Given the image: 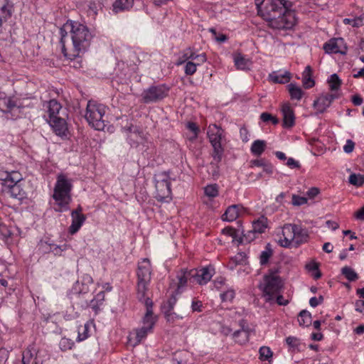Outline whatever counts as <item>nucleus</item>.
Masks as SVG:
<instances>
[{"label": "nucleus", "mask_w": 364, "mask_h": 364, "mask_svg": "<svg viewBox=\"0 0 364 364\" xmlns=\"http://www.w3.org/2000/svg\"><path fill=\"white\" fill-rule=\"evenodd\" d=\"M105 111V105L89 101L86 108L85 119L89 124L96 130H103L105 127L103 119Z\"/></svg>", "instance_id": "0eeeda50"}, {"label": "nucleus", "mask_w": 364, "mask_h": 364, "mask_svg": "<svg viewBox=\"0 0 364 364\" xmlns=\"http://www.w3.org/2000/svg\"><path fill=\"white\" fill-rule=\"evenodd\" d=\"M307 203V198L305 197L299 196L297 195L292 196V204L296 206H299Z\"/></svg>", "instance_id": "864d4df0"}, {"label": "nucleus", "mask_w": 364, "mask_h": 364, "mask_svg": "<svg viewBox=\"0 0 364 364\" xmlns=\"http://www.w3.org/2000/svg\"><path fill=\"white\" fill-rule=\"evenodd\" d=\"M311 68L307 65L302 73V82L306 89L311 88L314 86V80L311 77Z\"/></svg>", "instance_id": "bb28decb"}, {"label": "nucleus", "mask_w": 364, "mask_h": 364, "mask_svg": "<svg viewBox=\"0 0 364 364\" xmlns=\"http://www.w3.org/2000/svg\"><path fill=\"white\" fill-rule=\"evenodd\" d=\"M287 165L291 168H299L300 164L293 158H289L287 159Z\"/></svg>", "instance_id": "e2e57ef3"}, {"label": "nucleus", "mask_w": 364, "mask_h": 364, "mask_svg": "<svg viewBox=\"0 0 364 364\" xmlns=\"http://www.w3.org/2000/svg\"><path fill=\"white\" fill-rule=\"evenodd\" d=\"M266 141L264 140H255L251 146V152L255 156H260L265 150Z\"/></svg>", "instance_id": "7c9ffc66"}, {"label": "nucleus", "mask_w": 364, "mask_h": 364, "mask_svg": "<svg viewBox=\"0 0 364 364\" xmlns=\"http://www.w3.org/2000/svg\"><path fill=\"white\" fill-rule=\"evenodd\" d=\"M348 182L354 186L360 187L364 184V176L353 173L348 178Z\"/></svg>", "instance_id": "c9c22d12"}, {"label": "nucleus", "mask_w": 364, "mask_h": 364, "mask_svg": "<svg viewBox=\"0 0 364 364\" xmlns=\"http://www.w3.org/2000/svg\"><path fill=\"white\" fill-rule=\"evenodd\" d=\"M267 225L264 222V220H258L253 223L252 224V229L250 232H252L253 234L255 233H262L264 232V230L266 229Z\"/></svg>", "instance_id": "4c0bfd02"}, {"label": "nucleus", "mask_w": 364, "mask_h": 364, "mask_svg": "<svg viewBox=\"0 0 364 364\" xmlns=\"http://www.w3.org/2000/svg\"><path fill=\"white\" fill-rule=\"evenodd\" d=\"M295 242H294L293 247H296L307 241L309 234L306 228L297 225L295 226Z\"/></svg>", "instance_id": "412c9836"}, {"label": "nucleus", "mask_w": 364, "mask_h": 364, "mask_svg": "<svg viewBox=\"0 0 364 364\" xmlns=\"http://www.w3.org/2000/svg\"><path fill=\"white\" fill-rule=\"evenodd\" d=\"M260 119L264 122H271L273 124H277L279 123V119L268 112L262 113Z\"/></svg>", "instance_id": "c03bdc74"}, {"label": "nucleus", "mask_w": 364, "mask_h": 364, "mask_svg": "<svg viewBox=\"0 0 364 364\" xmlns=\"http://www.w3.org/2000/svg\"><path fill=\"white\" fill-rule=\"evenodd\" d=\"M258 14L274 29H290L296 23L291 3L286 0H255Z\"/></svg>", "instance_id": "f03ea898"}, {"label": "nucleus", "mask_w": 364, "mask_h": 364, "mask_svg": "<svg viewBox=\"0 0 364 364\" xmlns=\"http://www.w3.org/2000/svg\"><path fill=\"white\" fill-rule=\"evenodd\" d=\"M272 357V352L269 347L262 346L259 349V358L262 360H268Z\"/></svg>", "instance_id": "a19ab883"}, {"label": "nucleus", "mask_w": 364, "mask_h": 364, "mask_svg": "<svg viewBox=\"0 0 364 364\" xmlns=\"http://www.w3.org/2000/svg\"><path fill=\"white\" fill-rule=\"evenodd\" d=\"M234 62L236 68L239 70L249 69L251 65V61L240 53L235 55Z\"/></svg>", "instance_id": "cd10ccee"}, {"label": "nucleus", "mask_w": 364, "mask_h": 364, "mask_svg": "<svg viewBox=\"0 0 364 364\" xmlns=\"http://www.w3.org/2000/svg\"><path fill=\"white\" fill-rule=\"evenodd\" d=\"M15 107L16 104L11 97L0 98V110L3 112H11Z\"/></svg>", "instance_id": "c756f323"}, {"label": "nucleus", "mask_w": 364, "mask_h": 364, "mask_svg": "<svg viewBox=\"0 0 364 364\" xmlns=\"http://www.w3.org/2000/svg\"><path fill=\"white\" fill-rule=\"evenodd\" d=\"M82 208L78 206L76 210L71 213L72 224L69 228V232L71 235L75 234L86 220V217L82 213Z\"/></svg>", "instance_id": "4468645a"}, {"label": "nucleus", "mask_w": 364, "mask_h": 364, "mask_svg": "<svg viewBox=\"0 0 364 364\" xmlns=\"http://www.w3.org/2000/svg\"><path fill=\"white\" fill-rule=\"evenodd\" d=\"M355 311L364 314V301L359 299L355 302Z\"/></svg>", "instance_id": "680f3d73"}, {"label": "nucleus", "mask_w": 364, "mask_h": 364, "mask_svg": "<svg viewBox=\"0 0 364 364\" xmlns=\"http://www.w3.org/2000/svg\"><path fill=\"white\" fill-rule=\"evenodd\" d=\"M286 342L287 345L293 349L298 348L299 346L300 345V340L294 336L287 337L286 338Z\"/></svg>", "instance_id": "603ef678"}, {"label": "nucleus", "mask_w": 364, "mask_h": 364, "mask_svg": "<svg viewBox=\"0 0 364 364\" xmlns=\"http://www.w3.org/2000/svg\"><path fill=\"white\" fill-rule=\"evenodd\" d=\"M233 338L235 342L240 344H244L249 339V332L245 329L236 331L233 333Z\"/></svg>", "instance_id": "473e14b6"}, {"label": "nucleus", "mask_w": 364, "mask_h": 364, "mask_svg": "<svg viewBox=\"0 0 364 364\" xmlns=\"http://www.w3.org/2000/svg\"><path fill=\"white\" fill-rule=\"evenodd\" d=\"M324 50L328 53L345 54L346 47L343 38H333L323 45Z\"/></svg>", "instance_id": "dca6fc26"}, {"label": "nucleus", "mask_w": 364, "mask_h": 364, "mask_svg": "<svg viewBox=\"0 0 364 364\" xmlns=\"http://www.w3.org/2000/svg\"><path fill=\"white\" fill-rule=\"evenodd\" d=\"M341 273L350 282H354L358 279V274L350 267H343L341 269Z\"/></svg>", "instance_id": "f704fd0d"}, {"label": "nucleus", "mask_w": 364, "mask_h": 364, "mask_svg": "<svg viewBox=\"0 0 364 364\" xmlns=\"http://www.w3.org/2000/svg\"><path fill=\"white\" fill-rule=\"evenodd\" d=\"M186 127L192 132V136L189 137L190 140L196 139L199 132V129L196 124L194 122H188Z\"/></svg>", "instance_id": "09e8293b"}, {"label": "nucleus", "mask_w": 364, "mask_h": 364, "mask_svg": "<svg viewBox=\"0 0 364 364\" xmlns=\"http://www.w3.org/2000/svg\"><path fill=\"white\" fill-rule=\"evenodd\" d=\"M240 209L241 207L239 205H232L229 206L222 215V219L228 222L236 220L240 215Z\"/></svg>", "instance_id": "4be33fe9"}, {"label": "nucleus", "mask_w": 364, "mask_h": 364, "mask_svg": "<svg viewBox=\"0 0 364 364\" xmlns=\"http://www.w3.org/2000/svg\"><path fill=\"white\" fill-rule=\"evenodd\" d=\"M74 343L70 339L66 338H63L59 343L60 348L62 350L71 349Z\"/></svg>", "instance_id": "8fccbe9b"}, {"label": "nucleus", "mask_w": 364, "mask_h": 364, "mask_svg": "<svg viewBox=\"0 0 364 364\" xmlns=\"http://www.w3.org/2000/svg\"><path fill=\"white\" fill-rule=\"evenodd\" d=\"M274 298H276L277 303L279 305L286 306L289 303L288 300L284 299L283 296L280 295L279 294L274 295Z\"/></svg>", "instance_id": "69168bd1"}, {"label": "nucleus", "mask_w": 364, "mask_h": 364, "mask_svg": "<svg viewBox=\"0 0 364 364\" xmlns=\"http://www.w3.org/2000/svg\"><path fill=\"white\" fill-rule=\"evenodd\" d=\"M208 137L213 148V158L214 161L218 164L222 160L224 149L222 146L223 139V130L216 124H210L208 127Z\"/></svg>", "instance_id": "6e6552de"}, {"label": "nucleus", "mask_w": 364, "mask_h": 364, "mask_svg": "<svg viewBox=\"0 0 364 364\" xmlns=\"http://www.w3.org/2000/svg\"><path fill=\"white\" fill-rule=\"evenodd\" d=\"M88 337V326L87 324L78 327L77 341H82Z\"/></svg>", "instance_id": "79ce46f5"}, {"label": "nucleus", "mask_w": 364, "mask_h": 364, "mask_svg": "<svg viewBox=\"0 0 364 364\" xmlns=\"http://www.w3.org/2000/svg\"><path fill=\"white\" fill-rule=\"evenodd\" d=\"M295 224H285L282 229L279 244L283 247H292L295 242Z\"/></svg>", "instance_id": "f8f14e48"}, {"label": "nucleus", "mask_w": 364, "mask_h": 364, "mask_svg": "<svg viewBox=\"0 0 364 364\" xmlns=\"http://www.w3.org/2000/svg\"><path fill=\"white\" fill-rule=\"evenodd\" d=\"M195 60L196 62L194 63H196L197 65H199L207 60L206 55L205 53L199 54L197 56H196Z\"/></svg>", "instance_id": "0e129e2a"}, {"label": "nucleus", "mask_w": 364, "mask_h": 364, "mask_svg": "<svg viewBox=\"0 0 364 364\" xmlns=\"http://www.w3.org/2000/svg\"><path fill=\"white\" fill-rule=\"evenodd\" d=\"M137 298L140 301L146 303V291L151 280V264L148 259H144L138 266L137 271Z\"/></svg>", "instance_id": "39448f33"}, {"label": "nucleus", "mask_w": 364, "mask_h": 364, "mask_svg": "<svg viewBox=\"0 0 364 364\" xmlns=\"http://www.w3.org/2000/svg\"><path fill=\"white\" fill-rule=\"evenodd\" d=\"M328 82L331 90H338L341 85V80L337 74L331 75L330 79L328 80Z\"/></svg>", "instance_id": "58836bf2"}, {"label": "nucleus", "mask_w": 364, "mask_h": 364, "mask_svg": "<svg viewBox=\"0 0 364 364\" xmlns=\"http://www.w3.org/2000/svg\"><path fill=\"white\" fill-rule=\"evenodd\" d=\"M18 183L19 182H13L8 183L7 187L9 189L11 196L21 200L26 197V192L21 187Z\"/></svg>", "instance_id": "5701e85b"}, {"label": "nucleus", "mask_w": 364, "mask_h": 364, "mask_svg": "<svg viewBox=\"0 0 364 364\" xmlns=\"http://www.w3.org/2000/svg\"><path fill=\"white\" fill-rule=\"evenodd\" d=\"M134 0H115L113 4V11L118 13L122 11L129 10L133 6Z\"/></svg>", "instance_id": "a878e982"}, {"label": "nucleus", "mask_w": 364, "mask_h": 364, "mask_svg": "<svg viewBox=\"0 0 364 364\" xmlns=\"http://www.w3.org/2000/svg\"><path fill=\"white\" fill-rule=\"evenodd\" d=\"M7 19H4L0 23V41H9L11 38V26L7 23Z\"/></svg>", "instance_id": "c85d7f7f"}, {"label": "nucleus", "mask_w": 364, "mask_h": 364, "mask_svg": "<svg viewBox=\"0 0 364 364\" xmlns=\"http://www.w3.org/2000/svg\"><path fill=\"white\" fill-rule=\"evenodd\" d=\"M282 112L283 114V126L286 128L293 127L294 125L295 117L290 106L288 105H283Z\"/></svg>", "instance_id": "6ab92c4d"}, {"label": "nucleus", "mask_w": 364, "mask_h": 364, "mask_svg": "<svg viewBox=\"0 0 364 364\" xmlns=\"http://www.w3.org/2000/svg\"><path fill=\"white\" fill-rule=\"evenodd\" d=\"M311 314L306 310L300 311L298 322L301 326H309L311 323Z\"/></svg>", "instance_id": "2f4dec72"}, {"label": "nucleus", "mask_w": 364, "mask_h": 364, "mask_svg": "<svg viewBox=\"0 0 364 364\" xmlns=\"http://www.w3.org/2000/svg\"><path fill=\"white\" fill-rule=\"evenodd\" d=\"M220 297L223 301H230L235 297V291L232 289L226 291L225 292L220 294Z\"/></svg>", "instance_id": "5fc2aeb1"}, {"label": "nucleus", "mask_w": 364, "mask_h": 364, "mask_svg": "<svg viewBox=\"0 0 364 364\" xmlns=\"http://www.w3.org/2000/svg\"><path fill=\"white\" fill-rule=\"evenodd\" d=\"M343 23L358 28L364 25V16L355 18H344Z\"/></svg>", "instance_id": "ea45409f"}, {"label": "nucleus", "mask_w": 364, "mask_h": 364, "mask_svg": "<svg viewBox=\"0 0 364 364\" xmlns=\"http://www.w3.org/2000/svg\"><path fill=\"white\" fill-rule=\"evenodd\" d=\"M232 262L237 264H244L246 262V255L244 252L238 253L233 259Z\"/></svg>", "instance_id": "6e6d98bb"}, {"label": "nucleus", "mask_w": 364, "mask_h": 364, "mask_svg": "<svg viewBox=\"0 0 364 364\" xmlns=\"http://www.w3.org/2000/svg\"><path fill=\"white\" fill-rule=\"evenodd\" d=\"M72 182L65 175L60 174L54 188L53 198L55 200L58 208L55 210L58 212L65 211L69 209V204L71 202Z\"/></svg>", "instance_id": "20e7f679"}, {"label": "nucleus", "mask_w": 364, "mask_h": 364, "mask_svg": "<svg viewBox=\"0 0 364 364\" xmlns=\"http://www.w3.org/2000/svg\"><path fill=\"white\" fill-rule=\"evenodd\" d=\"M355 217L358 220L364 221V205L355 213Z\"/></svg>", "instance_id": "774afa93"}, {"label": "nucleus", "mask_w": 364, "mask_h": 364, "mask_svg": "<svg viewBox=\"0 0 364 364\" xmlns=\"http://www.w3.org/2000/svg\"><path fill=\"white\" fill-rule=\"evenodd\" d=\"M178 282L171 283V288H176L172 292L171 297L167 302L162 305V311L167 321L173 323L178 319H183L190 314L188 304L185 307L177 309V311H173V307L176 303V296L180 294L185 288L188 280L193 279L191 276L190 270L182 269L177 275Z\"/></svg>", "instance_id": "7ed1b4c3"}, {"label": "nucleus", "mask_w": 364, "mask_h": 364, "mask_svg": "<svg viewBox=\"0 0 364 364\" xmlns=\"http://www.w3.org/2000/svg\"><path fill=\"white\" fill-rule=\"evenodd\" d=\"M67 245H63V247L55 245H49L46 247V251L52 252L55 255H60L61 252L66 249Z\"/></svg>", "instance_id": "49530a36"}, {"label": "nucleus", "mask_w": 364, "mask_h": 364, "mask_svg": "<svg viewBox=\"0 0 364 364\" xmlns=\"http://www.w3.org/2000/svg\"><path fill=\"white\" fill-rule=\"evenodd\" d=\"M156 196L159 201L168 202L171 200V181L166 172H161L155 177Z\"/></svg>", "instance_id": "1a4fd4ad"}, {"label": "nucleus", "mask_w": 364, "mask_h": 364, "mask_svg": "<svg viewBox=\"0 0 364 364\" xmlns=\"http://www.w3.org/2000/svg\"><path fill=\"white\" fill-rule=\"evenodd\" d=\"M267 161L264 159H255L252 160L250 161V166H257V167H262L266 164Z\"/></svg>", "instance_id": "052dcab7"}, {"label": "nucleus", "mask_w": 364, "mask_h": 364, "mask_svg": "<svg viewBox=\"0 0 364 364\" xmlns=\"http://www.w3.org/2000/svg\"><path fill=\"white\" fill-rule=\"evenodd\" d=\"M289 92L292 99L299 100L303 95L301 89L294 83H290L288 85Z\"/></svg>", "instance_id": "72a5a7b5"}, {"label": "nucleus", "mask_w": 364, "mask_h": 364, "mask_svg": "<svg viewBox=\"0 0 364 364\" xmlns=\"http://www.w3.org/2000/svg\"><path fill=\"white\" fill-rule=\"evenodd\" d=\"M62 52L65 56L75 58L85 52L92 38L87 26L68 20L60 29Z\"/></svg>", "instance_id": "f257e3e1"}, {"label": "nucleus", "mask_w": 364, "mask_h": 364, "mask_svg": "<svg viewBox=\"0 0 364 364\" xmlns=\"http://www.w3.org/2000/svg\"><path fill=\"white\" fill-rule=\"evenodd\" d=\"M48 123L52 127L53 132L60 136H66L68 132V126L65 120L61 117L48 119Z\"/></svg>", "instance_id": "f3484780"}, {"label": "nucleus", "mask_w": 364, "mask_h": 364, "mask_svg": "<svg viewBox=\"0 0 364 364\" xmlns=\"http://www.w3.org/2000/svg\"><path fill=\"white\" fill-rule=\"evenodd\" d=\"M168 90L165 85H152L143 91L142 100L146 104L157 102L168 95Z\"/></svg>", "instance_id": "9b49d317"}, {"label": "nucleus", "mask_w": 364, "mask_h": 364, "mask_svg": "<svg viewBox=\"0 0 364 364\" xmlns=\"http://www.w3.org/2000/svg\"><path fill=\"white\" fill-rule=\"evenodd\" d=\"M291 74L289 71H285L283 74H279L274 71L269 74L268 79L274 83L284 84L290 81Z\"/></svg>", "instance_id": "aec40b11"}, {"label": "nucleus", "mask_w": 364, "mask_h": 364, "mask_svg": "<svg viewBox=\"0 0 364 364\" xmlns=\"http://www.w3.org/2000/svg\"><path fill=\"white\" fill-rule=\"evenodd\" d=\"M338 97L335 94L326 93L321 95L314 102V107L316 109L318 113H323L330 107L332 102Z\"/></svg>", "instance_id": "2eb2a0df"}, {"label": "nucleus", "mask_w": 364, "mask_h": 364, "mask_svg": "<svg viewBox=\"0 0 364 364\" xmlns=\"http://www.w3.org/2000/svg\"><path fill=\"white\" fill-rule=\"evenodd\" d=\"M282 286L279 277L274 273H271L264 276V283L261 284L259 287L266 297V301H271L274 299V295L279 294Z\"/></svg>", "instance_id": "9d476101"}, {"label": "nucleus", "mask_w": 364, "mask_h": 364, "mask_svg": "<svg viewBox=\"0 0 364 364\" xmlns=\"http://www.w3.org/2000/svg\"><path fill=\"white\" fill-rule=\"evenodd\" d=\"M88 13L90 15L96 16L97 14V5L96 3L90 1L88 4Z\"/></svg>", "instance_id": "13d9d810"}, {"label": "nucleus", "mask_w": 364, "mask_h": 364, "mask_svg": "<svg viewBox=\"0 0 364 364\" xmlns=\"http://www.w3.org/2000/svg\"><path fill=\"white\" fill-rule=\"evenodd\" d=\"M197 64L192 61H188L185 65V73L187 75H192L196 72Z\"/></svg>", "instance_id": "3c124183"}, {"label": "nucleus", "mask_w": 364, "mask_h": 364, "mask_svg": "<svg viewBox=\"0 0 364 364\" xmlns=\"http://www.w3.org/2000/svg\"><path fill=\"white\" fill-rule=\"evenodd\" d=\"M354 146H355V143L352 140L348 139L346 141V144L343 146V150L346 153L350 154L353 151Z\"/></svg>", "instance_id": "4d7b16f0"}, {"label": "nucleus", "mask_w": 364, "mask_h": 364, "mask_svg": "<svg viewBox=\"0 0 364 364\" xmlns=\"http://www.w3.org/2000/svg\"><path fill=\"white\" fill-rule=\"evenodd\" d=\"M323 297L322 296H320L318 298L314 296L310 299L309 304L312 307H316L318 304H321L323 302Z\"/></svg>", "instance_id": "bf43d9fd"}, {"label": "nucleus", "mask_w": 364, "mask_h": 364, "mask_svg": "<svg viewBox=\"0 0 364 364\" xmlns=\"http://www.w3.org/2000/svg\"><path fill=\"white\" fill-rule=\"evenodd\" d=\"M11 232L9 228L0 219V238L4 240L10 237Z\"/></svg>", "instance_id": "a18cd8bd"}, {"label": "nucleus", "mask_w": 364, "mask_h": 364, "mask_svg": "<svg viewBox=\"0 0 364 364\" xmlns=\"http://www.w3.org/2000/svg\"><path fill=\"white\" fill-rule=\"evenodd\" d=\"M22 364H41L36 357H33L29 350L23 353Z\"/></svg>", "instance_id": "e433bc0d"}, {"label": "nucleus", "mask_w": 364, "mask_h": 364, "mask_svg": "<svg viewBox=\"0 0 364 364\" xmlns=\"http://www.w3.org/2000/svg\"><path fill=\"white\" fill-rule=\"evenodd\" d=\"M23 180L22 175L16 171H9L4 168L0 169V181L4 182L5 186L13 182H20Z\"/></svg>", "instance_id": "a211bd4d"}, {"label": "nucleus", "mask_w": 364, "mask_h": 364, "mask_svg": "<svg viewBox=\"0 0 364 364\" xmlns=\"http://www.w3.org/2000/svg\"><path fill=\"white\" fill-rule=\"evenodd\" d=\"M48 119H53L54 118L59 117L58 116L59 111L61 109V105L55 100H51L47 102Z\"/></svg>", "instance_id": "393cba45"}, {"label": "nucleus", "mask_w": 364, "mask_h": 364, "mask_svg": "<svg viewBox=\"0 0 364 364\" xmlns=\"http://www.w3.org/2000/svg\"><path fill=\"white\" fill-rule=\"evenodd\" d=\"M13 5L9 0H0V23L4 19H8L11 16Z\"/></svg>", "instance_id": "b1692460"}, {"label": "nucleus", "mask_w": 364, "mask_h": 364, "mask_svg": "<svg viewBox=\"0 0 364 364\" xmlns=\"http://www.w3.org/2000/svg\"><path fill=\"white\" fill-rule=\"evenodd\" d=\"M146 307V311L143 317V326L141 328L136 329L135 332V342L134 346L138 345L143 339H144L147 334L151 333L154 326L156 321V317L153 315L152 306L153 303L150 298L146 299L144 303Z\"/></svg>", "instance_id": "423d86ee"}, {"label": "nucleus", "mask_w": 364, "mask_h": 364, "mask_svg": "<svg viewBox=\"0 0 364 364\" xmlns=\"http://www.w3.org/2000/svg\"><path fill=\"white\" fill-rule=\"evenodd\" d=\"M213 269L209 267H203L200 269L190 270L191 276L193 277V282H196L200 285L205 284L213 277Z\"/></svg>", "instance_id": "ddd939ff"}, {"label": "nucleus", "mask_w": 364, "mask_h": 364, "mask_svg": "<svg viewBox=\"0 0 364 364\" xmlns=\"http://www.w3.org/2000/svg\"><path fill=\"white\" fill-rule=\"evenodd\" d=\"M318 193H319V190H318V188H316V187L311 188L307 191V195H308V196H309L310 198H314V197H315V196H316Z\"/></svg>", "instance_id": "338daca9"}, {"label": "nucleus", "mask_w": 364, "mask_h": 364, "mask_svg": "<svg viewBox=\"0 0 364 364\" xmlns=\"http://www.w3.org/2000/svg\"><path fill=\"white\" fill-rule=\"evenodd\" d=\"M269 245H267L266 250L262 251L260 255V263L261 264H265L268 262L269 259L272 255V250L269 248Z\"/></svg>", "instance_id": "37998d69"}, {"label": "nucleus", "mask_w": 364, "mask_h": 364, "mask_svg": "<svg viewBox=\"0 0 364 364\" xmlns=\"http://www.w3.org/2000/svg\"><path fill=\"white\" fill-rule=\"evenodd\" d=\"M205 193L208 197L214 198L218 196V190L216 185L207 186L205 188Z\"/></svg>", "instance_id": "de8ad7c7"}]
</instances>
